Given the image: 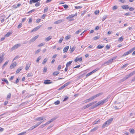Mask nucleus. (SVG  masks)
<instances>
[{
    "mask_svg": "<svg viewBox=\"0 0 135 135\" xmlns=\"http://www.w3.org/2000/svg\"><path fill=\"white\" fill-rule=\"evenodd\" d=\"M60 101L59 100H57V101H56V102H54V104L56 105H58V104H60Z\"/></svg>",
    "mask_w": 135,
    "mask_h": 135,
    "instance_id": "36",
    "label": "nucleus"
},
{
    "mask_svg": "<svg viewBox=\"0 0 135 135\" xmlns=\"http://www.w3.org/2000/svg\"><path fill=\"white\" fill-rule=\"evenodd\" d=\"M130 77L129 76L128 74L127 75L126 77L124 78L123 79H122V81H124V80H126V79Z\"/></svg>",
    "mask_w": 135,
    "mask_h": 135,
    "instance_id": "22",
    "label": "nucleus"
},
{
    "mask_svg": "<svg viewBox=\"0 0 135 135\" xmlns=\"http://www.w3.org/2000/svg\"><path fill=\"white\" fill-rule=\"evenodd\" d=\"M40 5V4L39 2H37L35 4V6L36 7H37L39 6Z\"/></svg>",
    "mask_w": 135,
    "mask_h": 135,
    "instance_id": "53",
    "label": "nucleus"
},
{
    "mask_svg": "<svg viewBox=\"0 0 135 135\" xmlns=\"http://www.w3.org/2000/svg\"><path fill=\"white\" fill-rule=\"evenodd\" d=\"M99 13V11H95L94 12V13L95 15H97Z\"/></svg>",
    "mask_w": 135,
    "mask_h": 135,
    "instance_id": "63",
    "label": "nucleus"
},
{
    "mask_svg": "<svg viewBox=\"0 0 135 135\" xmlns=\"http://www.w3.org/2000/svg\"><path fill=\"white\" fill-rule=\"evenodd\" d=\"M118 8V7L116 6H114L113 7V10L117 9Z\"/></svg>",
    "mask_w": 135,
    "mask_h": 135,
    "instance_id": "40",
    "label": "nucleus"
},
{
    "mask_svg": "<svg viewBox=\"0 0 135 135\" xmlns=\"http://www.w3.org/2000/svg\"><path fill=\"white\" fill-rule=\"evenodd\" d=\"M34 128H35L34 126H32L30 127L29 129L28 130H32Z\"/></svg>",
    "mask_w": 135,
    "mask_h": 135,
    "instance_id": "52",
    "label": "nucleus"
},
{
    "mask_svg": "<svg viewBox=\"0 0 135 135\" xmlns=\"http://www.w3.org/2000/svg\"><path fill=\"white\" fill-rule=\"evenodd\" d=\"M48 9V8L47 7H46L44 10V12H47V11Z\"/></svg>",
    "mask_w": 135,
    "mask_h": 135,
    "instance_id": "51",
    "label": "nucleus"
},
{
    "mask_svg": "<svg viewBox=\"0 0 135 135\" xmlns=\"http://www.w3.org/2000/svg\"><path fill=\"white\" fill-rule=\"evenodd\" d=\"M38 37V35H37L34 37L33 38H32L30 41L29 42L30 43L36 40Z\"/></svg>",
    "mask_w": 135,
    "mask_h": 135,
    "instance_id": "8",
    "label": "nucleus"
},
{
    "mask_svg": "<svg viewBox=\"0 0 135 135\" xmlns=\"http://www.w3.org/2000/svg\"><path fill=\"white\" fill-rule=\"evenodd\" d=\"M2 81L6 82V83H8V81L7 80L5 79H3L2 80Z\"/></svg>",
    "mask_w": 135,
    "mask_h": 135,
    "instance_id": "62",
    "label": "nucleus"
},
{
    "mask_svg": "<svg viewBox=\"0 0 135 135\" xmlns=\"http://www.w3.org/2000/svg\"><path fill=\"white\" fill-rule=\"evenodd\" d=\"M11 96V94L10 93H9L8 94L7 96V99H10Z\"/></svg>",
    "mask_w": 135,
    "mask_h": 135,
    "instance_id": "31",
    "label": "nucleus"
},
{
    "mask_svg": "<svg viewBox=\"0 0 135 135\" xmlns=\"http://www.w3.org/2000/svg\"><path fill=\"white\" fill-rule=\"evenodd\" d=\"M92 100H93V99L92 98V97H91L89 98L86 99L85 100H84L83 102L84 103H87L90 101H91Z\"/></svg>",
    "mask_w": 135,
    "mask_h": 135,
    "instance_id": "11",
    "label": "nucleus"
},
{
    "mask_svg": "<svg viewBox=\"0 0 135 135\" xmlns=\"http://www.w3.org/2000/svg\"><path fill=\"white\" fill-rule=\"evenodd\" d=\"M59 73V72L58 71H55L54 72L53 74L54 75H57Z\"/></svg>",
    "mask_w": 135,
    "mask_h": 135,
    "instance_id": "34",
    "label": "nucleus"
},
{
    "mask_svg": "<svg viewBox=\"0 0 135 135\" xmlns=\"http://www.w3.org/2000/svg\"><path fill=\"white\" fill-rule=\"evenodd\" d=\"M92 72H90L88 73L86 75V76L87 77L90 75H91V74H92Z\"/></svg>",
    "mask_w": 135,
    "mask_h": 135,
    "instance_id": "55",
    "label": "nucleus"
},
{
    "mask_svg": "<svg viewBox=\"0 0 135 135\" xmlns=\"http://www.w3.org/2000/svg\"><path fill=\"white\" fill-rule=\"evenodd\" d=\"M45 45V43H42L38 45V47H40L42 46Z\"/></svg>",
    "mask_w": 135,
    "mask_h": 135,
    "instance_id": "39",
    "label": "nucleus"
},
{
    "mask_svg": "<svg viewBox=\"0 0 135 135\" xmlns=\"http://www.w3.org/2000/svg\"><path fill=\"white\" fill-rule=\"evenodd\" d=\"M52 38V37L50 36H49L47 37L46 39H45V40L46 41H49L50 40V39H51Z\"/></svg>",
    "mask_w": 135,
    "mask_h": 135,
    "instance_id": "28",
    "label": "nucleus"
},
{
    "mask_svg": "<svg viewBox=\"0 0 135 135\" xmlns=\"http://www.w3.org/2000/svg\"><path fill=\"white\" fill-rule=\"evenodd\" d=\"M21 45L20 44H18L14 45L11 49L12 51L17 49L18 47L20 46Z\"/></svg>",
    "mask_w": 135,
    "mask_h": 135,
    "instance_id": "4",
    "label": "nucleus"
},
{
    "mask_svg": "<svg viewBox=\"0 0 135 135\" xmlns=\"http://www.w3.org/2000/svg\"><path fill=\"white\" fill-rule=\"evenodd\" d=\"M12 33V32H8L5 35L6 37H8Z\"/></svg>",
    "mask_w": 135,
    "mask_h": 135,
    "instance_id": "23",
    "label": "nucleus"
},
{
    "mask_svg": "<svg viewBox=\"0 0 135 135\" xmlns=\"http://www.w3.org/2000/svg\"><path fill=\"white\" fill-rule=\"evenodd\" d=\"M123 40V38L122 37H121L119 38L118 41H119L122 42Z\"/></svg>",
    "mask_w": 135,
    "mask_h": 135,
    "instance_id": "30",
    "label": "nucleus"
},
{
    "mask_svg": "<svg viewBox=\"0 0 135 135\" xmlns=\"http://www.w3.org/2000/svg\"><path fill=\"white\" fill-rule=\"evenodd\" d=\"M64 21L63 19L54 22L55 24H58L61 23L62 22Z\"/></svg>",
    "mask_w": 135,
    "mask_h": 135,
    "instance_id": "14",
    "label": "nucleus"
},
{
    "mask_svg": "<svg viewBox=\"0 0 135 135\" xmlns=\"http://www.w3.org/2000/svg\"><path fill=\"white\" fill-rule=\"evenodd\" d=\"M98 68H96L95 70H94L93 71H92L91 72H92V74H93L94 73L96 72L98 70Z\"/></svg>",
    "mask_w": 135,
    "mask_h": 135,
    "instance_id": "46",
    "label": "nucleus"
},
{
    "mask_svg": "<svg viewBox=\"0 0 135 135\" xmlns=\"http://www.w3.org/2000/svg\"><path fill=\"white\" fill-rule=\"evenodd\" d=\"M64 38L63 37H61L60 38V39L59 40V42L60 43H61L62 42V41L63 40Z\"/></svg>",
    "mask_w": 135,
    "mask_h": 135,
    "instance_id": "35",
    "label": "nucleus"
},
{
    "mask_svg": "<svg viewBox=\"0 0 135 135\" xmlns=\"http://www.w3.org/2000/svg\"><path fill=\"white\" fill-rule=\"evenodd\" d=\"M104 47V46H101L100 45H99L97 47L98 49H100L103 48Z\"/></svg>",
    "mask_w": 135,
    "mask_h": 135,
    "instance_id": "33",
    "label": "nucleus"
},
{
    "mask_svg": "<svg viewBox=\"0 0 135 135\" xmlns=\"http://www.w3.org/2000/svg\"><path fill=\"white\" fill-rule=\"evenodd\" d=\"M113 120V119L112 118H110L108 120L106 121L105 124H107V126L109 125L110 123L112 122Z\"/></svg>",
    "mask_w": 135,
    "mask_h": 135,
    "instance_id": "5",
    "label": "nucleus"
},
{
    "mask_svg": "<svg viewBox=\"0 0 135 135\" xmlns=\"http://www.w3.org/2000/svg\"><path fill=\"white\" fill-rule=\"evenodd\" d=\"M4 55V54H2L1 56H0V64L2 62L4 59L3 57Z\"/></svg>",
    "mask_w": 135,
    "mask_h": 135,
    "instance_id": "13",
    "label": "nucleus"
},
{
    "mask_svg": "<svg viewBox=\"0 0 135 135\" xmlns=\"http://www.w3.org/2000/svg\"><path fill=\"white\" fill-rule=\"evenodd\" d=\"M82 60V57H80V58H78V57H77L75 59V62H76L78 61H79L80 62H81Z\"/></svg>",
    "mask_w": 135,
    "mask_h": 135,
    "instance_id": "18",
    "label": "nucleus"
},
{
    "mask_svg": "<svg viewBox=\"0 0 135 135\" xmlns=\"http://www.w3.org/2000/svg\"><path fill=\"white\" fill-rule=\"evenodd\" d=\"M47 70V68L46 67H44V68L43 72L44 73H46V72Z\"/></svg>",
    "mask_w": 135,
    "mask_h": 135,
    "instance_id": "48",
    "label": "nucleus"
},
{
    "mask_svg": "<svg viewBox=\"0 0 135 135\" xmlns=\"http://www.w3.org/2000/svg\"><path fill=\"white\" fill-rule=\"evenodd\" d=\"M77 15V13H76L75 15H70L69 16L67 17H66V19H69L70 18H72L74 17L75 16H76Z\"/></svg>",
    "mask_w": 135,
    "mask_h": 135,
    "instance_id": "9",
    "label": "nucleus"
},
{
    "mask_svg": "<svg viewBox=\"0 0 135 135\" xmlns=\"http://www.w3.org/2000/svg\"><path fill=\"white\" fill-rule=\"evenodd\" d=\"M65 87L64 86V85H63L62 86H61V87L59 89V90H60L61 89H62L63 88H64Z\"/></svg>",
    "mask_w": 135,
    "mask_h": 135,
    "instance_id": "56",
    "label": "nucleus"
},
{
    "mask_svg": "<svg viewBox=\"0 0 135 135\" xmlns=\"http://www.w3.org/2000/svg\"><path fill=\"white\" fill-rule=\"evenodd\" d=\"M23 68L22 66L21 67L18 68L16 71V73L17 74L19 73V72Z\"/></svg>",
    "mask_w": 135,
    "mask_h": 135,
    "instance_id": "21",
    "label": "nucleus"
},
{
    "mask_svg": "<svg viewBox=\"0 0 135 135\" xmlns=\"http://www.w3.org/2000/svg\"><path fill=\"white\" fill-rule=\"evenodd\" d=\"M117 56L114 57L112 58L111 59H110L107 62H105L104 63V65H109L111 64L113 62V61L116 59L117 58Z\"/></svg>",
    "mask_w": 135,
    "mask_h": 135,
    "instance_id": "2",
    "label": "nucleus"
},
{
    "mask_svg": "<svg viewBox=\"0 0 135 135\" xmlns=\"http://www.w3.org/2000/svg\"><path fill=\"white\" fill-rule=\"evenodd\" d=\"M70 37L71 36L70 35H68L65 37V38L66 40H67L70 38Z\"/></svg>",
    "mask_w": 135,
    "mask_h": 135,
    "instance_id": "41",
    "label": "nucleus"
},
{
    "mask_svg": "<svg viewBox=\"0 0 135 135\" xmlns=\"http://www.w3.org/2000/svg\"><path fill=\"white\" fill-rule=\"evenodd\" d=\"M128 65V64H124V65H123V66H122L121 68H124L126 67Z\"/></svg>",
    "mask_w": 135,
    "mask_h": 135,
    "instance_id": "44",
    "label": "nucleus"
},
{
    "mask_svg": "<svg viewBox=\"0 0 135 135\" xmlns=\"http://www.w3.org/2000/svg\"><path fill=\"white\" fill-rule=\"evenodd\" d=\"M100 119H99L97 121H94L93 122V125H94V124H97V123H98V122H100Z\"/></svg>",
    "mask_w": 135,
    "mask_h": 135,
    "instance_id": "29",
    "label": "nucleus"
},
{
    "mask_svg": "<svg viewBox=\"0 0 135 135\" xmlns=\"http://www.w3.org/2000/svg\"><path fill=\"white\" fill-rule=\"evenodd\" d=\"M103 93H99L98 94H97L96 95H94L93 96H92L91 97L93 99H95L96 97H99V96L101 95Z\"/></svg>",
    "mask_w": 135,
    "mask_h": 135,
    "instance_id": "6",
    "label": "nucleus"
},
{
    "mask_svg": "<svg viewBox=\"0 0 135 135\" xmlns=\"http://www.w3.org/2000/svg\"><path fill=\"white\" fill-rule=\"evenodd\" d=\"M45 117H37L36 118L35 120L37 121H40L44 119L45 118Z\"/></svg>",
    "mask_w": 135,
    "mask_h": 135,
    "instance_id": "12",
    "label": "nucleus"
},
{
    "mask_svg": "<svg viewBox=\"0 0 135 135\" xmlns=\"http://www.w3.org/2000/svg\"><path fill=\"white\" fill-rule=\"evenodd\" d=\"M96 102H97L96 101L92 102L90 103H89L87 105H86L83 108L84 109H85L89 107L90 106L92 105L93 104H94Z\"/></svg>",
    "mask_w": 135,
    "mask_h": 135,
    "instance_id": "3",
    "label": "nucleus"
},
{
    "mask_svg": "<svg viewBox=\"0 0 135 135\" xmlns=\"http://www.w3.org/2000/svg\"><path fill=\"white\" fill-rule=\"evenodd\" d=\"M19 80L20 79L18 78L16 80L15 83L16 84H17L19 82Z\"/></svg>",
    "mask_w": 135,
    "mask_h": 135,
    "instance_id": "64",
    "label": "nucleus"
},
{
    "mask_svg": "<svg viewBox=\"0 0 135 135\" xmlns=\"http://www.w3.org/2000/svg\"><path fill=\"white\" fill-rule=\"evenodd\" d=\"M40 1V0H30L29 3L30 4H31L32 3H35Z\"/></svg>",
    "mask_w": 135,
    "mask_h": 135,
    "instance_id": "17",
    "label": "nucleus"
},
{
    "mask_svg": "<svg viewBox=\"0 0 135 135\" xmlns=\"http://www.w3.org/2000/svg\"><path fill=\"white\" fill-rule=\"evenodd\" d=\"M99 38V37L98 36H95L93 38V39L94 40H97Z\"/></svg>",
    "mask_w": 135,
    "mask_h": 135,
    "instance_id": "45",
    "label": "nucleus"
},
{
    "mask_svg": "<svg viewBox=\"0 0 135 135\" xmlns=\"http://www.w3.org/2000/svg\"><path fill=\"white\" fill-rule=\"evenodd\" d=\"M16 62L13 63H12L10 66V68L11 69H12L14 67H15L16 66Z\"/></svg>",
    "mask_w": 135,
    "mask_h": 135,
    "instance_id": "15",
    "label": "nucleus"
},
{
    "mask_svg": "<svg viewBox=\"0 0 135 135\" xmlns=\"http://www.w3.org/2000/svg\"><path fill=\"white\" fill-rule=\"evenodd\" d=\"M69 48V47L68 46H66L64 47L63 49L64 53L66 52L68 50Z\"/></svg>",
    "mask_w": 135,
    "mask_h": 135,
    "instance_id": "16",
    "label": "nucleus"
},
{
    "mask_svg": "<svg viewBox=\"0 0 135 135\" xmlns=\"http://www.w3.org/2000/svg\"><path fill=\"white\" fill-rule=\"evenodd\" d=\"M47 59H46V58L44 60L43 62H42V64H45L47 62Z\"/></svg>",
    "mask_w": 135,
    "mask_h": 135,
    "instance_id": "47",
    "label": "nucleus"
},
{
    "mask_svg": "<svg viewBox=\"0 0 135 135\" xmlns=\"http://www.w3.org/2000/svg\"><path fill=\"white\" fill-rule=\"evenodd\" d=\"M122 7L123 9H127L129 8V6L128 5H123L122 6Z\"/></svg>",
    "mask_w": 135,
    "mask_h": 135,
    "instance_id": "19",
    "label": "nucleus"
},
{
    "mask_svg": "<svg viewBox=\"0 0 135 135\" xmlns=\"http://www.w3.org/2000/svg\"><path fill=\"white\" fill-rule=\"evenodd\" d=\"M19 57H20V56H18V55L17 56L14 58V59L13 60H16L17 59L19 58Z\"/></svg>",
    "mask_w": 135,
    "mask_h": 135,
    "instance_id": "58",
    "label": "nucleus"
},
{
    "mask_svg": "<svg viewBox=\"0 0 135 135\" xmlns=\"http://www.w3.org/2000/svg\"><path fill=\"white\" fill-rule=\"evenodd\" d=\"M62 6L64 7V8H66L68 7V6L67 5L65 4L63 5Z\"/></svg>",
    "mask_w": 135,
    "mask_h": 135,
    "instance_id": "61",
    "label": "nucleus"
},
{
    "mask_svg": "<svg viewBox=\"0 0 135 135\" xmlns=\"http://www.w3.org/2000/svg\"><path fill=\"white\" fill-rule=\"evenodd\" d=\"M135 74V71H133L132 72L130 73L129 74H128L129 76L130 77L132 76L133 75Z\"/></svg>",
    "mask_w": 135,
    "mask_h": 135,
    "instance_id": "25",
    "label": "nucleus"
},
{
    "mask_svg": "<svg viewBox=\"0 0 135 135\" xmlns=\"http://www.w3.org/2000/svg\"><path fill=\"white\" fill-rule=\"evenodd\" d=\"M75 50V47H73L70 50V53H72Z\"/></svg>",
    "mask_w": 135,
    "mask_h": 135,
    "instance_id": "42",
    "label": "nucleus"
},
{
    "mask_svg": "<svg viewBox=\"0 0 135 135\" xmlns=\"http://www.w3.org/2000/svg\"><path fill=\"white\" fill-rule=\"evenodd\" d=\"M33 75V74L32 73H28L27 75V76L28 77H29L30 76H32Z\"/></svg>",
    "mask_w": 135,
    "mask_h": 135,
    "instance_id": "43",
    "label": "nucleus"
},
{
    "mask_svg": "<svg viewBox=\"0 0 135 135\" xmlns=\"http://www.w3.org/2000/svg\"><path fill=\"white\" fill-rule=\"evenodd\" d=\"M42 26V25H40L39 26H38L35 28H34L31 31V32H33L36 31L38 30L39 28H40Z\"/></svg>",
    "mask_w": 135,
    "mask_h": 135,
    "instance_id": "7",
    "label": "nucleus"
},
{
    "mask_svg": "<svg viewBox=\"0 0 135 135\" xmlns=\"http://www.w3.org/2000/svg\"><path fill=\"white\" fill-rule=\"evenodd\" d=\"M82 8V7L81 6H75V9H80L81 8Z\"/></svg>",
    "mask_w": 135,
    "mask_h": 135,
    "instance_id": "32",
    "label": "nucleus"
},
{
    "mask_svg": "<svg viewBox=\"0 0 135 135\" xmlns=\"http://www.w3.org/2000/svg\"><path fill=\"white\" fill-rule=\"evenodd\" d=\"M107 17V16H104L102 18V21H104Z\"/></svg>",
    "mask_w": 135,
    "mask_h": 135,
    "instance_id": "38",
    "label": "nucleus"
},
{
    "mask_svg": "<svg viewBox=\"0 0 135 135\" xmlns=\"http://www.w3.org/2000/svg\"><path fill=\"white\" fill-rule=\"evenodd\" d=\"M106 122H105L104 124H103V125L102 126V127L103 128H104L105 126H107V124H105Z\"/></svg>",
    "mask_w": 135,
    "mask_h": 135,
    "instance_id": "37",
    "label": "nucleus"
},
{
    "mask_svg": "<svg viewBox=\"0 0 135 135\" xmlns=\"http://www.w3.org/2000/svg\"><path fill=\"white\" fill-rule=\"evenodd\" d=\"M14 76H12L9 79V80L10 81H11L14 78Z\"/></svg>",
    "mask_w": 135,
    "mask_h": 135,
    "instance_id": "59",
    "label": "nucleus"
},
{
    "mask_svg": "<svg viewBox=\"0 0 135 135\" xmlns=\"http://www.w3.org/2000/svg\"><path fill=\"white\" fill-rule=\"evenodd\" d=\"M70 83L69 82H68L65 84L64 85H63L65 87L67 86Z\"/></svg>",
    "mask_w": 135,
    "mask_h": 135,
    "instance_id": "60",
    "label": "nucleus"
},
{
    "mask_svg": "<svg viewBox=\"0 0 135 135\" xmlns=\"http://www.w3.org/2000/svg\"><path fill=\"white\" fill-rule=\"evenodd\" d=\"M108 101V99H104L103 100L100 101L99 102L97 103L96 104L94 105L91 107V109H93L94 108L97 107L98 106L100 105H102Z\"/></svg>",
    "mask_w": 135,
    "mask_h": 135,
    "instance_id": "1",
    "label": "nucleus"
},
{
    "mask_svg": "<svg viewBox=\"0 0 135 135\" xmlns=\"http://www.w3.org/2000/svg\"><path fill=\"white\" fill-rule=\"evenodd\" d=\"M72 62V61H70L68 62L66 65V66L68 67L69 66H70Z\"/></svg>",
    "mask_w": 135,
    "mask_h": 135,
    "instance_id": "27",
    "label": "nucleus"
},
{
    "mask_svg": "<svg viewBox=\"0 0 135 135\" xmlns=\"http://www.w3.org/2000/svg\"><path fill=\"white\" fill-rule=\"evenodd\" d=\"M135 50V47L129 50L131 53L133 51Z\"/></svg>",
    "mask_w": 135,
    "mask_h": 135,
    "instance_id": "57",
    "label": "nucleus"
},
{
    "mask_svg": "<svg viewBox=\"0 0 135 135\" xmlns=\"http://www.w3.org/2000/svg\"><path fill=\"white\" fill-rule=\"evenodd\" d=\"M81 31V30L79 29L77 31H76L75 32L76 34H79V33Z\"/></svg>",
    "mask_w": 135,
    "mask_h": 135,
    "instance_id": "54",
    "label": "nucleus"
},
{
    "mask_svg": "<svg viewBox=\"0 0 135 135\" xmlns=\"http://www.w3.org/2000/svg\"><path fill=\"white\" fill-rule=\"evenodd\" d=\"M52 83V82L50 81V80H47L44 81V83L45 84H51Z\"/></svg>",
    "mask_w": 135,
    "mask_h": 135,
    "instance_id": "10",
    "label": "nucleus"
},
{
    "mask_svg": "<svg viewBox=\"0 0 135 135\" xmlns=\"http://www.w3.org/2000/svg\"><path fill=\"white\" fill-rule=\"evenodd\" d=\"M130 132L132 133H133L134 132V129H131L130 130Z\"/></svg>",
    "mask_w": 135,
    "mask_h": 135,
    "instance_id": "50",
    "label": "nucleus"
},
{
    "mask_svg": "<svg viewBox=\"0 0 135 135\" xmlns=\"http://www.w3.org/2000/svg\"><path fill=\"white\" fill-rule=\"evenodd\" d=\"M98 128V127H94V128H93V129H91L90 131L91 132H93V131H96V130H97Z\"/></svg>",
    "mask_w": 135,
    "mask_h": 135,
    "instance_id": "26",
    "label": "nucleus"
},
{
    "mask_svg": "<svg viewBox=\"0 0 135 135\" xmlns=\"http://www.w3.org/2000/svg\"><path fill=\"white\" fill-rule=\"evenodd\" d=\"M41 57L40 56H39L37 59L36 60V62H38L39 60L41 59Z\"/></svg>",
    "mask_w": 135,
    "mask_h": 135,
    "instance_id": "49",
    "label": "nucleus"
},
{
    "mask_svg": "<svg viewBox=\"0 0 135 135\" xmlns=\"http://www.w3.org/2000/svg\"><path fill=\"white\" fill-rule=\"evenodd\" d=\"M131 52L130 50L126 52H125L122 56L124 57L125 56L127 55H128L129 54L131 53Z\"/></svg>",
    "mask_w": 135,
    "mask_h": 135,
    "instance_id": "20",
    "label": "nucleus"
},
{
    "mask_svg": "<svg viewBox=\"0 0 135 135\" xmlns=\"http://www.w3.org/2000/svg\"><path fill=\"white\" fill-rule=\"evenodd\" d=\"M31 65V64L29 63H27L26 66V67L25 68V69L26 70H28L29 69L30 66Z\"/></svg>",
    "mask_w": 135,
    "mask_h": 135,
    "instance_id": "24",
    "label": "nucleus"
}]
</instances>
